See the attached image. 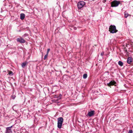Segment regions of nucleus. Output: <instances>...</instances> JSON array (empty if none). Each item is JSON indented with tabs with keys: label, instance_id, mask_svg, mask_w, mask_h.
Returning a JSON list of instances; mask_svg holds the SVG:
<instances>
[{
	"label": "nucleus",
	"instance_id": "obj_1",
	"mask_svg": "<svg viewBox=\"0 0 133 133\" xmlns=\"http://www.w3.org/2000/svg\"><path fill=\"white\" fill-rule=\"evenodd\" d=\"M109 31L110 33L114 34L117 32L118 30H116V27L114 25H111L109 26Z\"/></svg>",
	"mask_w": 133,
	"mask_h": 133
},
{
	"label": "nucleus",
	"instance_id": "obj_2",
	"mask_svg": "<svg viewBox=\"0 0 133 133\" xmlns=\"http://www.w3.org/2000/svg\"><path fill=\"white\" fill-rule=\"evenodd\" d=\"M63 122V119L62 117H59L57 119V127L61 129Z\"/></svg>",
	"mask_w": 133,
	"mask_h": 133
},
{
	"label": "nucleus",
	"instance_id": "obj_3",
	"mask_svg": "<svg viewBox=\"0 0 133 133\" xmlns=\"http://www.w3.org/2000/svg\"><path fill=\"white\" fill-rule=\"evenodd\" d=\"M121 4L119 1L114 0L111 2V6L112 7H117L118 5L119 4Z\"/></svg>",
	"mask_w": 133,
	"mask_h": 133
},
{
	"label": "nucleus",
	"instance_id": "obj_4",
	"mask_svg": "<svg viewBox=\"0 0 133 133\" xmlns=\"http://www.w3.org/2000/svg\"><path fill=\"white\" fill-rule=\"evenodd\" d=\"M85 4V2L83 1H81L78 2L77 4L78 8V9H81Z\"/></svg>",
	"mask_w": 133,
	"mask_h": 133
},
{
	"label": "nucleus",
	"instance_id": "obj_5",
	"mask_svg": "<svg viewBox=\"0 0 133 133\" xmlns=\"http://www.w3.org/2000/svg\"><path fill=\"white\" fill-rule=\"evenodd\" d=\"M16 40L17 42L21 43H24L26 42L25 40L22 38H17Z\"/></svg>",
	"mask_w": 133,
	"mask_h": 133
},
{
	"label": "nucleus",
	"instance_id": "obj_6",
	"mask_svg": "<svg viewBox=\"0 0 133 133\" xmlns=\"http://www.w3.org/2000/svg\"><path fill=\"white\" fill-rule=\"evenodd\" d=\"M116 82L112 80L110 81L109 83H107V85L108 86L110 87L111 85H115L116 84Z\"/></svg>",
	"mask_w": 133,
	"mask_h": 133
},
{
	"label": "nucleus",
	"instance_id": "obj_7",
	"mask_svg": "<svg viewBox=\"0 0 133 133\" xmlns=\"http://www.w3.org/2000/svg\"><path fill=\"white\" fill-rule=\"evenodd\" d=\"M95 111L94 110L91 111H90L88 112V113L87 115V116H90L91 117L94 116L95 114Z\"/></svg>",
	"mask_w": 133,
	"mask_h": 133
},
{
	"label": "nucleus",
	"instance_id": "obj_8",
	"mask_svg": "<svg viewBox=\"0 0 133 133\" xmlns=\"http://www.w3.org/2000/svg\"><path fill=\"white\" fill-rule=\"evenodd\" d=\"M133 62V59L131 57H129L127 58V62L130 64Z\"/></svg>",
	"mask_w": 133,
	"mask_h": 133
},
{
	"label": "nucleus",
	"instance_id": "obj_9",
	"mask_svg": "<svg viewBox=\"0 0 133 133\" xmlns=\"http://www.w3.org/2000/svg\"><path fill=\"white\" fill-rule=\"evenodd\" d=\"M5 133H12V132L11 129H9L8 127H6Z\"/></svg>",
	"mask_w": 133,
	"mask_h": 133
},
{
	"label": "nucleus",
	"instance_id": "obj_10",
	"mask_svg": "<svg viewBox=\"0 0 133 133\" xmlns=\"http://www.w3.org/2000/svg\"><path fill=\"white\" fill-rule=\"evenodd\" d=\"M25 17V15L24 14L22 13L20 14V18L22 20Z\"/></svg>",
	"mask_w": 133,
	"mask_h": 133
},
{
	"label": "nucleus",
	"instance_id": "obj_11",
	"mask_svg": "<svg viewBox=\"0 0 133 133\" xmlns=\"http://www.w3.org/2000/svg\"><path fill=\"white\" fill-rule=\"evenodd\" d=\"M28 63L27 62H24L22 63L21 64L22 67L23 68H24L26 66Z\"/></svg>",
	"mask_w": 133,
	"mask_h": 133
},
{
	"label": "nucleus",
	"instance_id": "obj_12",
	"mask_svg": "<svg viewBox=\"0 0 133 133\" xmlns=\"http://www.w3.org/2000/svg\"><path fill=\"white\" fill-rule=\"evenodd\" d=\"M118 64L120 66H122L123 65V63L121 61L118 62Z\"/></svg>",
	"mask_w": 133,
	"mask_h": 133
},
{
	"label": "nucleus",
	"instance_id": "obj_13",
	"mask_svg": "<svg viewBox=\"0 0 133 133\" xmlns=\"http://www.w3.org/2000/svg\"><path fill=\"white\" fill-rule=\"evenodd\" d=\"M124 17L125 18H127L129 15L128 13L125 12H124Z\"/></svg>",
	"mask_w": 133,
	"mask_h": 133
},
{
	"label": "nucleus",
	"instance_id": "obj_14",
	"mask_svg": "<svg viewBox=\"0 0 133 133\" xmlns=\"http://www.w3.org/2000/svg\"><path fill=\"white\" fill-rule=\"evenodd\" d=\"M87 77V75L86 74H85L83 75V78L84 79L86 78Z\"/></svg>",
	"mask_w": 133,
	"mask_h": 133
},
{
	"label": "nucleus",
	"instance_id": "obj_15",
	"mask_svg": "<svg viewBox=\"0 0 133 133\" xmlns=\"http://www.w3.org/2000/svg\"><path fill=\"white\" fill-rule=\"evenodd\" d=\"M62 95L61 94H60L59 95L58 97H57V98H58V99H61V98Z\"/></svg>",
	"mask_w": 133,
	"mask_h": 133
},
{
	"label": "nucleus",
	"instance_id": "obj_16",
	"mask_svg": "<svg viewBox=\"0 0 133 133\" xmlns=\"http://www.w3.org/2000/svg\"><path fill=\"white\" fill-rule=\"evenodd\" d=\"M16 97V96L15 95H12L11 96V98L13 99H14Z\"/></svg>",
	"mask_w": 133,
	"mask_h": 133
},
{
	"label": "nucleus",
	"instance_id": "obj_17",
	"mask_svg": "<svg viewBox=\"0 0 133 133\" xmlns=\"http://www.w3.org/2000/svg\"><path fill=\"white\" fill-rule=\"evenodd\" d=\"M48 54H46L45 55V56H44V60H45L46 59L48 56Z\"/></svg>",
	"mask_w": 133,
	"mask_h": 133
},
{
	"label": "nucleus",
	"instance_id": "obj_18",
	"mask_svg": "<svg viewBox=\"0 0 133 133\" xmlns=\"http://www.w3.org/2000/svg\"><path fill=\"white\" fill-rule=\"evenodd\" d=\"M50 49L49 48L48 49H47V52L46 54H47L48 55L49 52V51H50Z\"/></svg>",
	"mask_w": 133,
	"mask_h": 133
},
{
	"label": "nucleus",
	"instance_id": "obj_19",
	"mask_svg": "<svg viewBox=\"0 0 133 133\" xmlns=\"http://www.w3.org/2000/svg\"><path fill=\"white\" fill-rule=\"evenodd\" d=\"M128 133H133V131L131 130H129Z\"/></svg>",
	"mask_w": 133,
	"mask_h": 133
},
{
	"label": "nucleus",
	"instance_id": "obj_20",
	"mask_svg": "<svg viewBox=\"0 0 133 133\" xmlns=\"http://www.w3.org/2000/svg\"><path fill=\"white\" fill-rule=\"evenodd\" d=\"M9 74L10 75H13V72L11 71H10L9 73Z\"/></svg>",
	"mask_w": 133,
	"mask_h": 133
},
{
	"label": "nucleus",
	"instance_id": "obj_21",
	"mask_svg": "<svg viewBox=\"0 0 133 133\" xmlns=\"http://www.w3.org/2000/svg\"><path fill=\"white\" fill-rule=\"evenodd\" d=\"M104 55V52H102L101 54V55L102 56L103 55Z\"/></svg>",
	"mask_w": 133,
	"mask_h": 133
},
{
	"label": "nucleus",
	"instance_id": "obj_22",
	"mask_svg": "<svg viewBox=\"0 0 133 133\" xmlns=\"http://www.w3.org/2000/svg\"><path fill=\"white\" fill-rule=\"evenodd\" d=\"M59 100L58 99V98L55 101V102L57 103H59V102H58V100Z\"/></svg>",
	"mask_w": 133,
	"mask_h": 133
},
{
	"label": "nucleus",
	"instance_id": "obj_23",
	"mask_svg": "<svg viewBox=\"0 0 133 133\" xmlns=\"http://www.w3.org/2000/svg\"><path fill=\"white\" fill-rule=\"evenodd\" d=\"M13 126V125H12V126H10V127H8L9 129H11V128Z\"/></svg>",
	"mask_w": 133,
	"mask_h": 133
},
{
	"label": "nucleus",
	"instance_id": "obj_24",
	"mask_svg": "<svg viewBox=\"0 0 133 133\" xmlns=\"http://www.w3.org/2000/svg\"><path fill=\"white\" fill-rule=\"evenodd\" d=\"M129 55V52H127L126 53V55L128 56Z\"/></svg>",
	"mask_w": 133,
	"mask_h": 133
},
{
	"label": "nucleus",
	"instance_id": "obj_25",
	"mask_svg": "<svg viewBox=\"0 0 133 133\" xmlns=\"http://www.w3.org/2000/svg\"><path fill=\"white\" fill-rule=\"evenodd\" d=\"M72 28L75 30H76L77 29V28L75 27H72Z\"/></svg>",
	"mask_w": 133,
	"mask_h": 133
},
{
	"label": "nucleus",
	"instance_id": "obj_26",
	"mask_svg": "<svg viewBox=\"0 0 133 133\" xmlns=\"http://www.w3.org/2000/svg\"><path fill=\"white\" fill-rule=\"evenodd\" d=\"M124 52L125 53L127 52H128L127 50L126 49L124 50Z\"/></svg>",
	"mask_w": 133,
	"mask_h": 133
},
{
	"label": "nucleus",
	"instance_id": "obj_27",
	"mask_svg": "<svg viewBox=\"0 0 133 133\" xmlns=\"http://www.w3.org/2000/svg\"><path fill=\"white\" fill-rule=\"evenodd\" d=\"M57 95H55V97L57 98Z\"/></svg>",
	"mask_w": 133,
	"mask_h": 133
},
{
	"label": "nucleus",
	"instance_id": "obj_28",
	"mask_svg": "<svg viewBox=\"0 0 133 133\" xmlns=\"http://www.w3.org/2000/svg\"><path fill=\"white\" fill-rule=\"evenodd\" d=\"M24 36H26L27 35V34H24Z\"/></svg>",
	"mask_w": 133,
	"mask_h": 133
}]
</instances>
